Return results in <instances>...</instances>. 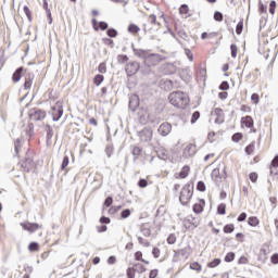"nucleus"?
I'll return each instance as SVG.
<instances>
[{"label":"nucleus","mask_w":278,"mask_h":278,"mask_svg":"<svg viewBox=\"0 0 278 278\" xmlns=\"http://www.w3.org/2000/svg\"><path fill=\"white\" fill-rule=\"evenodd\" d=\"M169 103L174 105V108H179L180 110H185V108L190 103L188 99V94L181 91H174L168 97Z\"/></svg>","instance_id":"obj_1"},{"label":"nucleus","mask_w":278,"mask_h":278,"mask_svg":"<svg viewBox=\"0 0 278 278\" xmlns=\"http://www.w3.org/2000/svg\"><path fill=\"white\" fill-rule=\"evenodd\" d=\"M193 190H194V187L190 186V184H187L184 186L179 197V201L181 205H187L188 203H190V200L192 199Z\"/></svg>","instance_id":"obj_2"},{"label":"nucleus","mask_w":278,"mask_h":278,"mask_svg":"<svg viewBox=\"0 0 278 278\" xmlns=\"http://www.w3.org/2000/svg\"><path fill=\"white\" fill-rule=\"evenodd\" d=\"M28 116L30 121L36 123L38 121H45V118H47V112L38 108H34L28 111Z\"/></svg>","instance_id":"obj_3"},{"label":"nucleus","mask_w":278,"mask_h":278,"mask_svg":"<svg viewBox=\"0 0 278 278\" xmlns=\"http://www.w3.org/2000/svg\"><path fill=\"white\" fill-rule=\"evenodd\" d=\"M50 114L54 122L60 121L64 114V109L62 108V102H56L54 106H52Z\"/></svg>","instance_id":"obj_4"},{"label":"nucleus","mask_w":278,"mask_h":278,"mask_svg":"<svg viewBox=\"0 0 278 278\" xmlns=\"http://www.w3.org/2000/svg\"><path fill=\"white\" fill-rule=\"evenodd\" d=\"M164 61V56H162L161 54H149L147 60H146V66H157V64H160V62Z\"/></svg>","instance_id":"obj_5"},{"label":"nucleus","mask_w":278,"mask_h":278,"mask_svg":"<svg viewBox=\"0 0 278 278\" xmlns=\"http://www.w3.org/2000/svg\"><path fill=\"white\" fill-rule=\"evenodd\" d=\"M125 71L128 77H131V75H136V73L140 71V63L136 61L129 62L128 64H126Z\"/></svg>","instance_id":"obj_6"},{"label":"nucleus","mask_w":278,"mask_h":278,"mask_svg":"<svg viewBox=\"0 0 278 278\" xmlns=\"http://www.w3.org/2000/svg\"><path fill=\"white\" fill-rule=\"evenodd\" d=\"M21 166L26 173H30V170H34V168H36V163L34 162V159L29 154H27Z\"/></svg>","instance_id":"obj_7"},{"label":"nucleus","mask_w":278,"mask_h":278,"mask_svg":"<svg viewBox=\"0 0 278 278\" xmlns=\"http://www.w3.org/2000/svg\"><path fill=\"white\" fill-rule=\"evenodd\" d=\"M139 106H140V98L138 97V94L130 96L129 103H128L129 110H131V112H136V110H138Z\"/></svg>","instance_id":"obj_8"},{"label":"nucleus","mask_w":278,"mask_h":278,"mask_svg":"<svg viewBox=\"0 0 278 278\" xmlns=\"http://www.w3.org/2000/svg\"><path fill=\"white\" fill-rule=\"evenodd\" d=\"M157 131L161 136L166 137L168 136V134H170V131H173V126L170 125V123L165 122L160 125Z\"/></svg>","instance_id":"obj_9"},{"label":"nucleus","mask_w":278,"mask_h":278,"mask_svg":"<svg viewBox=\"0 0 278 278\" xmlns=\"http://www.w3.org/2000/svg\"><path fill=\"white\" fill-rule=\"evenodd\" d=\"M21 227L25 231H29V233H35V231H38V229H40V225L36 223H31V224L21 223Z\"/></svg>","instance_id":"obj_10"},{"label":"nucleus","mask_w":278,"mask_h":278,"mask_svg":"<svg viewBox=\"0 0 278 278\" xmlns=\"http://www.w3.org/2000/svg\"><path fill=\"white\" fill-rule=\"evenodd\" d=\"M153 227V224L151 223H143L141 224L140 226V231L141 233L146 237V238H149L151 237V228Z\"/></svg>","instance_id":"obj_11"},{"label":"nucleus","mask_w":278,"mask_h":278,"mask_svg":"<svg viewBox=\"0 0 278 278\" xmlns=\"http://www.w3.org/2000/svg\"><path fill=\"white\" fill-rule=\"evenodd\" d=\"M197 153V146L189 143L184 150L185 157H192Z\"/></svg>","instance_id":"obj_12"},{"label":"nucleus","mask_w":278,"mask_h":278,"mask_svg":"<svg viewBox=\"0 0 278 278\" xmlns=\"http://www.w3.org/2000/svg\"><path fill=\"white\" fill-rule=\"evenodd\" d=\"M132 51H134L135 55H137V58L144 60V62H147V58H149V55H150L148 50L136 49V48H134V45H132Z\"/></svg>","instance_id":"obj_13"},{"label":"nucleus","mask_w":278,"mask_h":278,"mask_svg":"<svg viewBox=\"0 0 278 278\" xmlns=\"http://www.w3.org/2000/svg\"><path fill=\"white\" fill-rule=\"evenodd\" d=\"M33 85H34V74L28 73L25 76L24 90H31Z\"/></svg>","instance_id":"obj_14"},{"label":"nucleus","mask_w":278,"mask_h":278,"mask_svg":"<svg viewBox=\"0 0 278 278\" xmlns=\"http://www.w3.org/2000/svg\"><path fill=\"white\" fill-rule=\"evenodd\" d=\"M23 67H18L12 75V81H14V84H18V81H21V77H23Z\"/></svg>","instance_id":"obj_15"},{"label":"nucleus","mask_w":278,"mask_h":278,"mask_svg":"<svg viewBox=\"0 0 278 278\" xmlns=\"http://www.w3.org/2000/svg\"><path fill=\"white\" fill-rule=\"evenodd\" d=\"M241 123H242V125L248 127V129L253 128V125H254L253 117H251L250 115H247L245 117H242Z\"/></svg>","instance_id":"obj_16"},{"label":"nucleus","mask_w":278,"mask_h":278,"mask_svg":"<svg viewBox=\"0 0 278 278\" xmlns=\"http://www.w3.org/2000/svg\"><path fill=\"white\" fill-rule=\"evenodd\" d=\"M156 155L160 160H163L164 162L168 160V151L164 148H160L159 150H156Z\"/></svg>","instance_id":"obj_17"},{"label":"nucleus","mask_w":278,"mask_h":278,"mask_svg":"<svg viewBox=\"0 0 278 278\" xmlns=\"http://www.w3.org/2000/svg\"><path fill=\"white\" fill-rule=\"evenodd\" d=\"M152 139H153V131L142 130L141 140H143V142H150V140H152Z\"/></svg>","instance_id":"obj_18"},{"label":"nucleus","mask_w":278,"mask_h":278,"mask_svg":"<svg viewBox=\"0 0 278 278\" xmlns=\"http://www.w3.org/2000/svg\"><path fill=\"white\" fill-rule=\"evenodd\" d=\"M176 255H181V257H185L186 260H188V257L190 256V247L178 250L176 252Z\"/></svg>","instance_id":"obj_19"},{"label":"nucleus","mask_w":278,"mask_h":278,"mask_svg":"<svg viewBox=\"0 0 278 278\" xmlns=\"http://www.w3.org/2000/svg\"><path fill=\"white\" fill-rule=\"evenodd\" d=\"M187 223H189V225H192L193 227H197L198 225H201V219H199V217L188 216Z\"/></svg>","instance_id":"obj_20"},{"label":"nucleus","mask_w":278,"mask_h":278,"mask_svg":"<svg viewBox=\"0 0 278 278\" xmlns=\"http://www.w3.org/2000/svg\"><path fill=\"white\" fill-rule=\"evenodd\" d=\"M132 268L136 273L142 274V273H147V267H144V265L140 264V263H136L132 265Z\"/></svg>","instance_id":"obj_21"},{"label":"nucleus","mask_w":278,"mask_h":278,"mask_svg":"<svg viewBox=\"0 0 278 278\" xmlns=\"http://www.w3.org/2000/svg\"><path fill=\"white\" fill-rule=\"evenodd\" d=\"M189 173H190V166L185 165L179 173L180 179H186V177H188Z\"/></svg>","instance_id":"obj_22"},{"label":"nucleus","mask_w":278,"mask_h":278,"mask_svg":"<svg viewBox=\"0 0 278 278\" xmlns=\"http://www.w3.org/2000/svg\"><path fill=\"white\" fill-rule=\"evenodd\" d=\"M217 214L220 216H225V214H227V205L225 203H222L217 206Z\"/></svg>","instance_id":"obj_23"},{"label":"nucleus","mask_w":278,"mask_h":278,"mask_svg":"<svg viewBox=\"0 0 278 278\" xmlns=\"http://www.w3.org/2000/svg\"><path fill=\"white\" fill-rule=\"evenodd\" d=\"M248 224L250 227H257L260 225V219H257L255 216L249 217Z\"/></svg>","instance_id":"obj_24"},{"label":"nucleus","mask_w":278,"mask_h":278,"mask_svg":"<svg viewBox=\"0 0 278 278\" xmlns=\"http://www.w3.org/2000/svg\"><path fill=\"white\" fill-rule=\"evenodd\" d=\"M39 249H40V245L38 244V242H30L29 244H28V251H30V253H34V252H36V251H39Z\"/></svg>","instance_id":"obj_25"},{"label":"nucleus","mask_w":278,"mask_h":278,"mask_svg":"<svg viewBox=\"0 0 278 278\" xmlns=\"http://www.w3.org/2000/svg\"><path fill=\"white\" fill-rule=\"evenodd\" d=\"M214 114H216L217 118L215 119V123L220 125L223 123V119L220 118V114H223V109H215Z\"/></svg>","instance_id":"obj_26"},{"label":"nucleus","mask_w":278,"mask_h":278,"mask_svg":"<svg viewBox=\"0 0 278 278\" xmlns=\"http://www.w3.org/2000/svg\"><path fill=\"white\" fill-rule=\"evenodd\" d=\"M117 62L118 64H126V62H129V56L126 54H119L117 55Z\"/></svg>","instance_id":"obj_27"},{"label":"nucleus","mask_w":278,"mask_h":278,"mask_svg":"<svg viewBox=\"0 0 278 278\" xmlns=\"http://www.w3.org/2000/svg\"><path fill=\"white\" fill-rule=\"evenodd\" d=\"M191 270H195L197 273H201L202 266L199 264V262H194L190 264Z\"/></svg>","instance_id":"obj_28"},{"label":"nucleus","mask_w":278,"mask_h":278,"mask_svg":"<svg viewBox=\"0 0 278 278\" xmlns=\"http://www.w3.org/2000/svg\"><path fill=\"white\" fill-rule=\"evenodd\" d=\"M216 266H220V258H215L212 262L207 263L208 268H216Z\"/></svg>","instance_id":"obj_29"},{"label":"nucleus","mask_w":278,"mask_h":278,"mask_svg":"<svg viewBox=\"0 0 278 278\" xmlns=\"http://www.w3.org/2000/svg\"><path fill=\"white\" fill-rule=\"evenodd\" d=\"M128 31L130 34H138V31H140V27H138V25H136V24H130L128 26Z\"/></svg>","instance_id":"obj_30"},{"label":"nucleus","mask_w":278,"mask_h":278,"mask_svg":"<svg viewBox=\"0 0 278 278\" xmlns=\"http://www.w3.org/2000/svg\"><path fill=\"white\" fill-rule=\"evenodd\" d=\"M106 36H109V38H116V36H118V31L114 28H109L106 30Z\"/></svg>","instance_id":"obj_31"},{"label":"nucleus","mask_w":278,"mask_h":278,"mask_svg":"<svg viewBox=\"0 0 278 278\" xmlns=\"http://www.w3.org/2000/svg\"><path fill=\"white\" fill-rule=\"evenodd\" d=\"M103 79H104L103 75L98 74L94 76L93 81L96 86H101V84H103Z\"/></svg>","instance_id":"obj_32"},{"label":"nucleus","mask_w":278,"mask_h":278,"mask_svg":"<svg viewBox=\"0 0 278 278\" xmlns=\"http://www.w3.org/2000/svg\"><path fill=\"white\" fill-rule=\"evenodd\" d=\"M46 131H47V140H51V138H53V127H51L50 125H47Z\"/></svg>","instance_id":"obj_33"},{"label":"nucleus","mask_w":278,"mask_h":278,"mask_svg":"<svg viewBox=\"0 0 278 278\" xmlns=\"http://www.w3.org/2000/svg\"><path fill=\"white\" fill-rule=\"evenodd\" d=\"M233 229H236L233 224H228L224 226V233H233Z\"/></svg>","instance_id":"obj_34"},{"label":"nucleus","mask_w":278,"mask_h":278,"mask_svg":"<svg viewBox=\"0 0 278 278\" xmlns=\"http://www.w3.org/2000/svg\"><path fill=\"white\" fill-rule=\"evenodd\" d=\"M201 118V113L199 111L193 112L191 116V124L194 125Z\"/></svg>","instance_id":"obj_35"},{"label":"nucleus","mask_w":278,"mask_h":278,"mask_svg":"<svg viewBox=\"0 0 278 278\" xmlns=\"http://www.w3.org/2000/svg\"><path fill=\"white\" fill-rule=\"evenodd\" d=\"M148 21L151 25H159L160 26V23H157V16L155 14H151L149 17H148Z\"/></svg>","instance_id":"obj_36"},{"label":"nucleus","mask_w":278,"mask_h":278,"mask_svg":"<svg viewBox=\"0 0 278 278\" xmlns=\"http://www.w3.org/2000/svg\"><path fill=\"white\" fill-rule=\"evenodd\" d=\"M138 242L139 244H141L142 247H151V242H149V240H146L144 238L142 237H138Z\"/></svg>","instance_id":"obj_37"},{"label":"nucleus","mask_w":278,"mask_h":278,"mask_svg":"<svg viewBox=\"0 0 278 278\" xmlns=\"http://www.w3.org/2000/svg\"><path fill=\"white\" fill-rule=\"evenodd\" d=\"M230 51H231V58H238V46H236V43H232L230 46Z\"/></svg>","instance_id":"obj_38"},{"label":"nucleus","mask_w":278,"mask_h":278,"mask_svg":"<svg viewBox=\"0 0 278 278\" xmlns=\"http://www.w3.org/2000/svg\"><path fill=\"white\" fill-rule=\"evenodd\" d=\"M131 153L136 159H138V156L142 153V149H140V147H134Z\"/></svg>","instance_id":"obj_39"},{"label":"nucleus","mask_w":278,"mask_h":278,"mask_svg":"<svg viewBox=\"0 0 278 278\" xmlns=\"http://www.w3.org/2000/svg\"><path fill=\"white\" fill-rule=\"evenodd\" d=\"M112 153H114V148L112 147V144H108L105 147V154L108 157H112Z\"/></svg>","instance_id":"obj_40"},{"label":"nucleus","mask_w":278,"mask_h":278,"mask_svg":"<svg viewBox=\"0 0 278 278\" xmlns=\"http://www.w3.org/2000/svg\"><path fill=\"white\" fill-rule=\"evenodd\" d=\"M193 212H194V214H201V212H203V205L195 203L193 205Z\"/></svg>","instance_id":"obj_41"},{"label":"nucleus","mask_w":278,"mask_h":278,"mask_svg":"<svg viewBox=\"0 0 278 278\" xmlns=\"http://www.w3.org/2000/svg\"><path fill=\"white\" fill-rule=\"evenodd\" d=\"M236 260V254L233 252H229L225 256V262H233Z\"/></svg>","instance_id":"obj_42"},{"label":"nucleus","mask_w":278,"mask_h":278,"mask_svg":"<svg viewBox=\"0 0 278 278\" xmlns=\"http://www.w3.org/2000/svg\"><path fill=\"white\" fill-rule=\"evenodd\" d=\"M18 151H21V139H16L14 142V152L18 155Z\"/></svg>","instance_id":"obj_43"},{"label":"nucleus","mask_w":278,"mask_h":278,"mask_svg":"<svg viewBox=\"0 0 278 278\" xmlns=\"http://www.w3.org/2000/svg\"><path fill=\"white\" fill-rule=\"evenodd\" d=\"M231 140L232 142H240V140H242V134L236 132L235 135H232Z\"/></svg>","instance_id":"obj_44"},{"label":"nucleus","mask_w":278,"mask_h":278,"mask_svg":"<svg viewBox=\"0 0 278 278\" xmlns=\"http://www.w3.org/2000/svg\"><path fill=\"white\" fill-rule=\"evenodd\" d=\"M126 275L128 278H135L136 277V270H134V267H129L126 271Z\"/></svg>","instance_id":"obj_45"},{"label":"nucleus","mask_w":278,"mask_h":278,"mask_svg":"<svg viewBox=\"0 0 278 278\" xmlns=\"http://www.w3.org/2000/svg\"><path fill=\"white\" fill-rule=\"evenodd\" d=\"M214 21H217V23H222V21H223V13H220L219 11H216L214 13Z\"/></svg>","instance_id":"obj_46"},{"label":"nucleus","mask_w":278,"mask_h":278,"mask_svg":"<svg viewBox=\"0 0 278 278\" xmlns=\"http://www.w3.org/2000/svg\"><path fill=\"white\" fill-rule=\"evenodd\" d=\"M68 164H70V159H68V156H64V157H63L62 165H61V169H62V170H65V169H66V166H68Z\"/></svg>","instance_id":"obj_47"},{"label":"nucleus","mask_w":278,"mask_h":278,"mask_svg":"<svg viewBox=\"0 0 278 278\" xmlns=\"http://www.w3.org/2000/svg\"><path fill=\"white\" fill-rule=\"evenodd\" d=\"M129 216H131V211L129 208L122 211L121 213L122 218H129Z\"/></svg>","instance_id":"obj_48"},{"label":"nucleus","mask_w":278,"mask_h":278,"mask_svg":"<svg viewBox=\"0 0 278 278\" xmlns=\"http://www.w3.org/2000/svg\"><path fill=\"white\" fill-rule=\"evenodd\" d=\"M189 8L188 4H181L179 8V14H188Z\"/></svg>","instance_id":"obj_49"},{"label":"nucleus","mask_w":278,"mask_h":278,"mask_svg":"<svg viewBox=\"0 0 278 278\" xmlns=\"http://www.w3.org/2000/svg\"><path fill=\"white\" fill-rule=\"evenodd\" d=\"M175 242H177V237H175L174 233L169 235V236L167 237V243H168V244H175Z\"/></svg>","instance_id":"obj_50"},{"label":"nucleus","mask_w":278,"mask_h":278,"mask_svg":"<svg viewBox=\"0 0 278 278\" xmlns=\"http://www.w3.org/2000/svg\"><path fill=\"white\" fill-rule=\"evenodd\" d=\"M138 186H139V188H147L149 186V181H147V179H144V178H141L138 181Z\"/></svg>","instance_id":"obj_51"},{"label":"nucleus","mask_w":278,"mask_h":278,"mask_svg":"<svg viewBox=\"0 0 278 278\" xmlns=\"http://www.w3.org/2000/svg\"><path fill=\"white\" fill-rule=\"evenodd\" d=\"M197 190H199V192H205V182L199 181L197 185Z\"/></svg>","instance_id":"obj_52"},{"label":"nucleus","mask_w":278,"mask_h":278,"mask_svg":"<svg viewBox=\"0 0 278 278\" xmlns=\"http://www.w3.org/2000/svg\"><path fill=\"white\" fill-rule=\"evenodd\" d=\"M185 53H186L189 62H192L194 60V55L192 54V51H190V49H186Z\"/></svg>","instance_id":"obj_53"},{"label":"nucleus","mask_w":278,"mask_h":278,"mask_svg":"<svg viewBox=\"0 0 278 278\" xmlns=\"http://www.w3.org/2000/svg\"><path fill=\"white\" fill-rule=\"evenodd\" d=\"M24 13L27 16L28 21H31V11L29 10V7H24Z\"/></svg>","instance_id":"obj_54"},{"label":"nucleus","mask_w":278,"mask_h":278,"mask_svg":"<svg viewBox=\"0 0 278 278\" xmlns=\"http://www.w3.org/2000/svg\"><path fill=\"white\" fill-rule=\"evenodd\" d=\"M219 90H229V83L227 80H224L220 85H219Z\"/></svg>","instance_id":"obj_55"},{"label":"nucleus","mask_w":278,"mask_h":278,"mask_svg":"<svg viewBox=\"0 0 278 278\" xmlns=\"http://www.w3.org/2000/svg\"><path fill=\"white\" fill-rule=\"evenodd\" d=\"M277 8V2L275 0H273L270 3H269V12L271 14H275V9Z\"/></svg>","instance_id":"obj_56"},{"label":"nucleus","mask_w":278,"mask_h":278,"mask_svg":"<svg viewBox=\"0 0 278 278\" xmlns=\"http://www.w3.org/2000/svg\"><path fill=\"white\" fill-rule=\"evenodd\" d=\"M109 25L106 22H99L98 29H101L102 31H105L108 29Z\"/></svg>","instance_id":"obj_57"},{"label":"nucleus","mask_w":278,"mask_h":278,"mask_svg":"<svg viewBox=\"0 0 278 278\" xmlns=\"http://www.w3.org/2000/svg\"><path fill=\"white\" fill-rule=\"evenodd\" d=\"M98 71L99 73H108V67L105 66V63H100Z\"/></svg>","instance_id":"obj_58"},{"label":"nucleus","mask_w":278,"mask_h":278,"mask_svg":"<svg viewBox=\"0 0 278 278\" xmlns=\"http://www.w3.org/2000/svg\"><path fill=\"white\" fill-rule=\"evenodd\" d=\"M112 203H114V199H112V197H108L104 201V205L106 207H110L112 205Z\"/></svg>","instance_id":"obj_59"},{"label":"nucleus","mask_w":278,"mask_h":278,"mask_svg":"<svg viewBox=\"0 0 278 278\" xmlns=\"http://www.w3.org/2000/svg\"><path fill=\"white\" fill-rule=\"evenodd\" d=\"M238 223H244V220H247V213H241L238 218H237Z\"/></svg>","instance_id":"obj_60"},{"label":"nucleus","mask_w":278,"mask_h":278,"mask_svg":"<svg viewBox=\"0 0 278 278\" xmlns=\"http://www.w3.org/2000/svg\"><path fill=\"white\" fill-rule=\"evenodd\" d=\"M243 25H242V23H239L238 25H237V27H236V34L238 35V36H240V34H242V29H243Z\"/></svg>","instance_id":"obj_61"},{"label":"nucleus","mask_w":278,"mask_h":278,"mask_svg":"<svg viewBox=\"0 0 278 278\" xmlns=\"http://www.w3.org/2000/svg\"><path fill=\"white\" fill-rule=\"evenodd\" d=\"M249 177L252 184H255L257 181V173H251Z\"/></svg>","instance_id":"obj_62"},{"label":"nucleus","mask_w":278,"mask_h":278,"mask_svg":"<svg viewBox=\"0 0 278 278\" xmlns=\"http://www.w3.org/2000/svg\"><path fill=\"white\" fill-rule=\"evenodd\" d=\"M155 277H157V269H152L150 271L149 278H155Z\"/></svg>","instance_id":"obj_63"},{"label":"nucleus","mask_w":278,"mask_h":278,"mask_svg":"<svg viewBox=\"0 0 278 278\" xmlns=\"http://www.w3.org/2000/svg\"><path fill=\"white\" fill-rule=\"evenodd\" d=\"M270 260L271 264H278V254H274Z\"/></svg>","instance_id":"obj_64"}]
</instances>
